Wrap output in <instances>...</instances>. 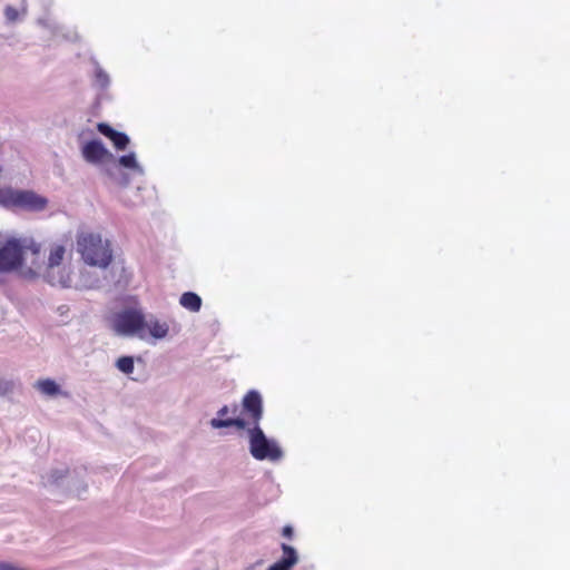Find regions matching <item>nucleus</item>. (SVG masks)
Wrapping results in <instances>:
<instances>
[{
    "label": "nucleus",
    "mask_w": 570,
    "mask_h": 570,
    "mask_svg": "<svg viewBox=\"0 0 570 570\" xmlns=\"http://www.w3.org/2000/svg\"><path fill=\"white\" fill-rule=\"evenodd\" d=\"M40 245L20 238H8L0 247V274L18 272L22 278L36 279L39 271L35 269L32 263L27 264V255L33 258L39 256Z\"/></svg>",
    "instance_id": "1"
},
{
    "label": "nucleus",
    "mask_w": 570,
    "mask_h": 570,
    "mask_svg": "<svg viewBox=\"0 0 570 570\" xmlns=\"http://www.w3.org/2000/svg\"><path fill=\"white\" fill-rule=\"evenodd\" d=\"M77 252L87 265L106 268L112 261V250L108 240L100 234L82 232L77 236Z\"/></svg>",
    "instance_id": "2"
},
{
    "label": "nucleus",
    "mask_w": 570,
    "mask_h": 570,
    "mask_svg": "<svg viewBox=\"0 0 570 570\" xmlns=\"http://www.w3.org/2000/svg\"><path fill=\"white\" fill-rule=\"evenodd\" d=\"M47 199L31 190L0 189V205L7 208H21L39 212L46 208Z\"/></svg>",
    "instance_id": "3"
},
{
    "label": "nucleus",
    "mask_w": 570,
    "mask_h": 570,
    "mask_svg": "<svg viewBox=\"0 0 570 570\" xmlns=\"http://www.w3.org/2000/svg\"><path fill=\"white\" fill-rule=\"evenodd\" d=\"M248 434L249 452L256 460L275 462L283 456V451L278 444L275 441L268 440L258 425H254V428L248 431Z\"/></svg>",
    "instance_id": "4"
},
{
    "label": "nucleus",
    "mask_w": 570,
    "mask_h": 570,
    "mask_svg": "<svg viewBox=\"0 0 570 570\" xmlns=\"http://www.w3.org/2000/svg\"><path fill=\"white\" fill-rule=\"evenodd\" d=\"M31 263L35 269L39 271L38 277H42L47 283L52 286H59L62 288L71 287L72 285V269L70 263L61 265H43L41 255L31 258Z\"/></svg>",
    "instance_id": "5"
},
{
    "label": "nucleus",
    "mask_w": 570,
    "mask_h": 570,
    "mask_svg": "<svg viewBox=\"0 0 570 570\" xmlns=\"http://www.w3.org/2000/svg\"><path fill=\"white\" fill-rule=\"evenodd\" d=\"M112 328L119 335H137L145 338V315L138 309H125L115 315Z\"/></svg>",
    "instance_id": "6"
},
{
    "label": "nucleus",
    "mask_w": 570,
    "mask_h": 570,
    "mask_svg": "<svg viewBox=\"0 0 570 570\" xmlns=\"http://www.w3.org/2000/svg\"><path fill=\"white\" fill-rule=\"evenodd\" d=\"M243 409L252 419L254 425H258L263 416V402L257 391H249L243 399Z\"/></svg>",
    "instance_id": "7"
},
{
    "label": "nucleus",
    "mask_w": 570,
    "mask_h": 570,
    "mask_svg": "<svg viewBox=\"0 0 570 570\" xmlns=\"http://www.w3.org/2000/svg\"><path fill=\"white\" fill-rule=\"evenodd\" d=\"M72 258V254L68 248L60 243H53L49 246L48 249V258L43 265H61L65 263H70Z\"/></svg>",
    "instance_id": "8"
},
{
    "label": "nucleus",
    "mask_w": 570,
    "mask_h": 570,
    "mask_svg": "<svg viewBox=\"0 0 570 570\" xmlns=\"http://www.w3.org/2000/svg\"><path fill=\"white\" fill-rule=\"evenodd\" d=\"M82 156L88 163L96 164L102 161L109 153L100 140H90L82 147Z\"/></svg>",
    "instance_id": "9"
},
{
    "label": "nucleus",
    "mask_w": 570,
    "mask_h": 570,
    "mask_svg": "<svg viewBox=\"0 0 570 570\" xmlns=\"http://www.w3.org/2000/svg\"><path fill=\"white\" fill-rule=\"evenodd\" d=\"M281 547L283 551L282 559L272 564L267 570H292L297 563L298 556L296 550L286 543H282Z\"/></svg>",
    "instance_id": "10"
},
{
    "label": "nucleus",
    "mask_w": 570,
    "mask_h": 570,
    "mask_svg": "<svg viewBox=\"0 0 570 570\" xmlns=\"http://www.w3.org/2000/svg\"><path fill=\"white\" fill-rule=\"evenodd\" d=\"M98 131L109 138L114 146L119 149L124 150L129 144V138L126 134L116 131L114 128H111L108 124L99 122L97 125Z\"/></svg>",
    "instance_id": "11"
},
{
    "label": "nucleus",
    "mask_w": 570,
    "mask_h": 570,
    "mask_svg": "<svg viewBox=\"0 0 570 570\" xmlns=\"http://www.w3.org/2000/svg\"><path fill=\"white\" fill-rule=\"evenodd\" d=\"M229 412V409L227 405H224L218 411L219 417H214L210 420V425L214 429H222V428H229V426H236L239 430H243L246 428V421L240 417H230V419H222Z\"/></svg>",
    "instance_id": "12"
},
{
    "label": "nucleus",
    "mask_w": 570,
    "mask_h": 570,
    "mask_svg": "<svg viewBox=\"0 0 570 570\" xmlns=\"http://www.w3.org/2000/svg\"><path fill=\"white\" fill-rule=\"evenodd\" d=\"M148 331L149 336L156 340L165 338L169 333V325L165 321H160L154 316L148 320L145 318V331Z\"/></svg>",
    "instance_id": "13"
},
{
    "label": "nucleus",
    "mask_w": 570,
    "mask_h": 570,
    "mask_svg": "<svg viewBox=\"0 0 570 570\" xmlns=\"http://www.w3.org/2000/svg\"><path fill=\"white\" fill-rule=\"evenodd\" d=\"M179 303L184 308L190 312H198L202 307V298L193 292L184 293L180 296Z\"/></svg>",
    "instance_id": "14"
},
{
    "label": "nucleus",
    "mask_w": 570,
    "mask_h": 570,
    "mask_svg": "<svg viewBox=\"0 0 570 570\" xmlns=\"http://www.w3.org/2000/svg\"><path fill=\"white\" fill-rule=\"evenodd\" d=\"M36 387L46 395H57L60 391L59 385L50 379L39 380L36 383Z\"/></svg>",
    "instance_id": "15"
},
{
    "label": "nucleus",
    "mask_w": 570,
    "mask_h": 570,
    "mask_svg": "<svg viewBox=\"0 0 570 570\" xmlns=\"http://www.w3.org/2000/svg\"><path fill=\"white\" fill-rule=\"evenodd\" d=\"M116 365L117 368L125 374H131L134 372V358L131 356L119 357Z\"/></svg>",
    "instance_id": "16"
},
{
    "label": "nucleus",
    "mask_w": 570,
    "mask_h": 570,
    "mask_svg": "<svg viewBox=\"0 0 570 570\" xmlns=\"http://www.w3.org/2000/svg\"><path fill=\"white\" fill-rule=\"evenodd\" d=\"M119 163L121 166L126 168L137 169L138 164L136 161V157L134 154L124 155L119 158Z\"/></svg>",
    "instance_id": "17"
},
{
    "label": "nucleus",
    "mask_w": 570,
    "mask_h": 570,
    "mask_svg": "<svg viewBox=\"0 0 570 570\" xmlns=\"http://www.w3.org/2000/svg\"><path fill=\"white\" fill-rule=\"evenodd\" d=\"M4 13L9 21H14L18 18V10L13 7H7Z\"/></svg>",
    "instance_id": "18"
},
{
    "label": "nucleus",
    "mask_w": 570,
    "mask_h": 570,
    "mask_svg": "<svg viewBox=\"0 0 570 570\" xmlns=\"http://www.w3.org/2000/svg\"><path fill=\"white\" fill-rule=\"evenodd\" d=\"M12 390V383L9 381H0V393L6 394Z\"/></svg>",
    "instance_id": "19"
},
{
    "label": "nucleus",
    "mask_w": 570,
    "mask_h": 570,
    "mask_svg": "<svg viewBox=\"0 0 570 570\" xmlns=\"http://www.w3.org/2000/svg\"><path fill=\"white\" fill-rule=\"evenodd\" d=\"M282 533H283V535H284V537H286L287 539H292L294 531H293V528H292L291 525H285V527L283 528Z\"/></svg>",
    "instance_id": "20"
},
{
    "label": "nucleus",
    "mask_w": 570,
    "mask_h": 570,
    "mask_svg": "<svg viewBox=\"0 0 570 570\" xmlns=\"http://www.w3.org/2000/svg\"><path fill=\"white\" fill-rule=\"evenodd\" d=\"M236 412H237V405H235L233 409V413H236Z\"/></svg>",
    "instance_id": "21"
}]
</instances>
